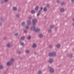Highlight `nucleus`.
I'll return each mask as SVG.
<instances>
[{
	"label": "nucleus",
	"mask_w": 74,
	"mask_h": 74,
	"mask_svg": "<svg viewBox=\"0 0 74 74\" xmlns=\"http://www.w3.org/2000/svg\"><path fill=\"white\" fill-rule=\"evenodd\" d=\"M43 9H44V8H43V7L41 8L40 9V11H42V10H43Z\"/></svg>",
	"instance_id": "c756f323"
},
{
	"label": "nucleus",
	"mask_w": 74,
	"mask_h": 74,
	"mask_svg": "<svg viewBox=\"0 0 74 74\" xmlns=\"http://www.w3.org/2000/svg\"><path fill=\"white\" fill-rule=\"evenodd\" d=\"M35 55H36L37 54V53L36 52H35L34 53Z\"/></svg>",
	"instance_id": "de8ad7c7"
},
{
	"label": "nucleus",
	"mask_w": 74,
	"mask_h": 74,
	"mask_svg": "<svg viewBox=\"0 0 74 74\" xmlns=\"http://www.w3.org/2000/svg\"><path fill=\"white\" fill-rule=\"evenodd\" d=\"M61 46V45H60V44H58L57 45L56 47H57V48H59Z\"/></svg>",
	"instance_id": "9b49d317"
},
{
	"label": "nucleus",
	"mask_w": 74,
	"mask_h": 74,
	"mask_svg": "<svg viewBox=\"0 0 74 74\" xmlns=\"http://www.w3.org/2000/svg\"><path fill=\"white\" fill-rule=\"evenodd\" d=\"M32 17H31L29 18V20H30L31 19H32Z\"/></svg>",
	"instance_id": "e433bc0d"
},
{
	"label": "nucleus",
	"mask_w": 74,
	"mask_h": 74,
	"mask_svg": "<svg viewBox=\"0 0 74 74\" xmlns=\"http://www.w3.org/2000/svg\"><path fill=\"white\" fill-rule=\"evenodd\" d=\"M59 2H60V1H57V3H59Z\"/></svg>",
	"instance_id": "37998d69"
},
{
	"label": "nucleus",
	"mask_w": 74,
	"mask_h": 74,
	"mask_svg": "<svg viewBox=\"0 0 74 74\" xmlns=\"http://www.w3.org/2000/svg\"><path fill=\"white\" fill-rule=\"evenodd\" d=\"M8 1V0H4V1H5V2H7Z\"/></svg>",
	"instance_id": "ea45409f"
},
{
	"label": "nucleus",
	"mask_w": 74,
	"mask_h": 74,
	"mask_svg": "<svg viewBox=\"0 0 74 74\" xmlns=\"http://www.w3.org/2000/svg\"><path fill=\"white\" fill-rule=\"evenodd\" d=\"M13 11H16V10H17V8L16 7H13Z\"/></svg>",
	"instance_id": "1a4fd4ad"
},
{
	"label": "nucleus",
	"mask_w": 74,
	"mask_h": 74,
	"mask_svg": "<svg viewBox=\"0 0 74 74\" xmlns=\"http://www.w3.org/2000/svg\"><path fill=\"white\" fill-rule=\"evenodd\" d=\"M48 32L49 33H51L52 30H51V29H49L48 30Z\"/></svg>",
	"instance_id": "393cba45"
},
{
	"label": "nucleus",
	"mask_w": 74,
	"mask_h": 74,
	"mask_svg": "<svg viewBox=\"0 0 74 74\" xmlns=\"http://www.w3.org/2000/svg\"><path fill=\"white\" fill-rule=\"evenodd\" d=\"M46 11H47V8L46 7H45L43 9V11L45 12Z\"/></svg>",
	"instance_id": "dca6fc26"
},
{
	"label": "nucleus",
	"mask_w": 74,
	"mask_h": 74,
	"mask_svg": "<svg viewBox=\"0 0 74 74\" xmlns=\"http://www.w3.org/2000/svg\"><path fill=\"white\" fill-rule=\"evenodd\" d=\"M0 20H1V23H2V22H4V20L3 18H1L0 19Z\"/></svg>",
	"instance_id": "2eb2a0df"
},
{
	"label": "nucleus",
	"mask_w": 74,
	"mask_h": 74,
	"mask_svg": "<svg viewBox=\"0 0 74 74\" xmlns=\"http://www.w3.org/2000/svg\"><path fill=\"white\" fill-rule=\"evenodd\" d=\"M14 61V59H12L10 61H9L6 63L7 65V66H11L12 65V63Z\"/></svg>",
	"instance_id": "f03ea898"
},
{
	"label": "nucleus",
	"mask_w": 74,
	"mask_h": 74,
	"mask_svg": "<svg viewBox=\"0 0 74 74\" xmlns=\"http://www.w3.org/2000/svg\"><path fill=\"white\" fill-rule=\"evenodd\" d=\"M49 48H52V46L51 45H50V46L49 47Z\"/></svg>",
	"instance_id": "c9c22d12"
},
{
	"label": "nucleus",
	"mask_w": 74,
	"mask_h": 74,
	"mask_svg": "<svg viewBox=\"0 0 74 74\" xmlns=\"http://www.w3.org/2000/svg\"><path fill=\"white\" fill-rule=\"evenodd\" d=\"M53 26H54V25H51L50 26V27L51 29H52L53 27Z\"/></svg>",
	"instance_id": "a878e982"
},
{
	"label": "nucleus",
	"mask_w": 74,
	"mask_h": 74,
	"mask_svg": "<svg viewBox=\"0 0 74 74\" xmlns=\"http://www.w3.org/2000/svg\"><path fill=\"white\" fill-rule=\"evenodd\" d=\"M38 14H39V15H40V13H39V12H38Z\"/></svg>",
	"instance_id": "603ef678"
},
{
	"label": "nucleus",
	"mask_w": 74,
	"mask_h": 74,
	"mask_svg": "<svg viewBox=\"0 0 74 74\" xmlns=\"http://www.w3.org/2000/svg\"><path fill=\"white\" fill-rule=\"evenodd\" d=\"M64 9L63 8H61L60 10V11L61 12H64Z\"/></svg>",
	"instance_id": "6ab92c4d"
},
{
	"label": "nucleus",
	"mask_w": 74,
	"mask_h": 74,
	"mask_svg": "<svg viewBox=\"0 0 74 74\" xmlns=\"http://www.w3.org/2000/svg\"><path fill=\"white\" fill-rule=\"evenodd\" d=\"M15 36H18V33H16L15 34Z\"/></svg>",
	"instance_id": "2f4dec72"
},
{
	"label": "nucleus",
	"mask_w": 74,
	"mask_h": 74,
	"mask_svg": "<svg viewBox=\"0 0 74 74\" xmlns=\"http://www.w3.org/2000/svg\"><path fill=\"white\" fill-rule=\"evenodd\" d=\"M7 47H10V44H8L7 45Z\"/></svg>",
	"instance_id": "cd10ccee"
},
{
	"label": "nucleus",
	"mask_w": 74,
	"mask_h": 74,
	"mask_svg": "<svg viewBox=\"0 0 74 74\" xmlns=\"http://www.w3.org/2000/svg\"><path fill=\"white\" fill-rule=\"evenodd\" d=\"M2 25V23H1V22H0V26H1Z\"/></svg>",
	"instance_id": "79ce46f5"
},
{
	"label": "nucleus",
	"mask_w": 74,
	"mask_h": 74,
	"mask_svg": "<svg viewBox=\"0 0 74 74\" xmlns=\"http://www.w3.org/2000/svg\"><path fill=\"white\" fill-rule=\"evenodd\" d=\"M21 25L22 26H24L25 25H26V23L25 22H22Z\"/></svg>",
	"instance_id": "6e6552de"
},
{
	"label": "nucleus",
	"mask_w": 74,
	"mask_h": 74,
	"mask_svg": "<svg viewBox=\"0 0 74 74\" xmlns=\"http://www.w3.org/2000/svg\"><path fill=\"white\" fill-rule=\"evenodd\" d=\"M3 38L4 40H6V39H7V38H6V37H4V38Z\"/></svg>",
	"instance_id": "a19ab883"
},
{
	"label": "nucleus",
	"mask_w": 74,
	"mask_h": 74,
	"mask_svg": "<svg viewBox=\"0 0 74 74\" xmlns=\"http://www.w3.org/2000/svg\"><path fill=\"white\" fill-rule=\"evenodd\" d=\"M29 52H30V51H29V50H27L26 51V53L27 54L29 53Z\"/></svg>",
	"instance_id": "4be33fe9"
},
{
	"label": "nucleus",
	"mask_w": 74,
	"mask_h": 74,
	"mask_svg": "<svg viewBox=\"0 0 74 74\" xmlns=\"http://www.w3.org/2000/svg\"><path fill=\"white\" fill-rule=\"evenodd\" d=\"M18 53H19V54H20L21 53V51H18Z\"/></svg>",
	"instance_id": "f704fd0d"
},
{
	"label": "nucleus",
	"mask_w": 74,
	"mask_h": 74,
	"mask_svg": "<svg viewBox=\"0 0 74 74\" xmlns=\"http://www.w3.org/2000/svg\"><path fill=\"white\" fill-rule=\"evenodd\" d=\"M31 21H27V24L28 25H31Z\"/></svg>",
	"instance_id": "f3484780"
},
{
	"label": "nucleus",
	"mask_w": 74,
	"mask_h": 74,
	"mask_svg": "<svg viewBox=\"0 0 74 74\" xmlns=\"http://www.w3.org/2000/svg\"><path fill=\"white\" fill-rule=\"evenodd\" d=\"M71 1H72V2H74V0H71Z\"/></svg>",
	"instance_id": "09e8293b"
},
{
	"label": "nucleus",
	"mask_w": 74,
	"mask_h": 74,
	"mask_svg": "<svg viewBox=\"0 0 74 74\" xmlns=\"http://www.w3.org/2000/svg\"><path fill=\"white\" fill-rule=\"evenodd\" d=\"M49 55L50 57L55 56L56 55V54L55 52L49 53Z\"/></svg>",
	"instance_id": "7ed1b4c3"
},
{
	"label": "nucleus",
	"mask_w": 74,
	"mask_h": 74,
	"mask_svg": "<svg viewBox=\"0 0 74 74\" xmlns=\"http://www.w3.org/2000/svg\"><path fill=\"white\" fill-rule=\"evenodd\" d=\"M35 10H32L31 12V13H32V14H35Z\"/></svg>",
	"instance_id": "412c9836"
},
{
	"label": "nucleus",
	"mask_w": 74,
	"mask_h": 74,
	"mask_svg": "<svg viewBox=\"0 0 74 74\" xmlns=\"http://www.w3.org/2000/svg\"><path fill=\"white\" fill-rule=\"evenodd\" d=\"M37 16H39V15H40V14H39L38 13V14H37Z\"/></svg>",
	"instance_id": "c03bdc74"
},
{
	"label": "nucleus",
	"mask_w": 74,
	"mask_h": 74,
	"mask_svg": "<svg viewBox=\"0 0 74 74\" xmlns=\"http://www.w3.org/2000/svg\"><path fill=\"white\" fill-rule=\"evenodd\" d=\"M4 1H3V0L1 1V3H2V4L3 3H4Z\"/></svg>",
	"instance_id": "72a5a7b5"
},
{
	"label": "nucleus",
	"mask_w": 74,
	"mask_h": 74,
	"mask_svg": "<svg viewBox=\"0 0 74 74\" xmlns=\"http://www.w3.org/2000/svg\"><path fill=\"white\" fill-rule=\"evenodd\" d=\"M65 4V3L64 2H63L62 3H61V5H64Z\"/></svg>",
	"instance_id": "bb28decb"
},
{
	"label": "nucleus",
	"mask_w": 74,
	"mask_h": 74,
	"mask_svg": "<svg viewBox=\"0 0 74 74\" xmlns=\"http://www.w3.org/2000/svg\"><path fill=\"white\" fill-rule=\"evenodd\" d=\"M24 32L25 33H27V30H24Z\"/></svg>",
	"instance_id": "b1692460"
},
{
	"label": "nucleus",
	"mask_w": 74,
	"mask_h": 74,
	"mask_svg": "<svg viewBox=\"0 0 74 74\" xmlns=\"http://www.w3.org/2000/svg\"><path fill=\"white\" fill-rule=\"evenodd\" d=\"M38 9H39V7L38 6H37L35 8V10L37 11L38 10Z\"/></svg>",
	"instance_id": "9d476101"
},
{
	"label": "nucleus",
	"mask_w": 74,
	"mask_h": 74,
	"mask_svg": "<svg viewBox=\"0 0 74 74\" xmlns=\"http://www.w3.org/2000/svg\"><path fill=\"white\" fill-rule=\"evenodd\" d=\"M45 19L47 18V16H45Z\"/></svg>",
	"instance_id": "8fccbe9b"
},
{
	"label": "nucleus",
	"mask_w": 74,
	"mask_h": 74,
	"mask_svg": "<svg viewBox=\"0 0 74 74\" xmlns=\"http://www.w3.org/2000/svg\"><path fill=\"white\" fill-rule=\"evenodd\" d=\"M49 63H52L53 62V59H50L49 60Z\"/></svg>",
	"instance_id": "423d86ee"
},
{
	"label": "nucleus",
	"mask_w": 74,
	"mask_h": 74,
	"mask_svg": "<svg viewBox=\"0 0 74 74\" xmlns=\"http://www.w3.org/2000/svg\"><path fill=\"white\" fill-rule=\"evenodd\" d=\"M20 59L21 60V59H23V58H22L21 57H20Z\"/></svg>",
	"instance_id": "49530a36"
},
{
	"label": "nucleus",
	"mask_w": 74,
	"mask_h": 74,
	"mask_svg": "<svg viewBox=\"0 0 74 74\" xmlns=\"http://www.w3.org/2000/svg\"><path fill=\"white\" fill-rule=\"evenodd\" d=\"M25 36H22L21 38V39L22 40H25Z\"/></svg>",
	"instance_id": "a211bd4d"
},
{
	"label": "nucleus",
	"mask_w": 74,
	"mask_h": 74,
	"mask_svg": "<svg viewBox=\"0 0 74 74\" xmlns=\"http://www.w3.org/2000/svg\"><path fill=\"white\" fill-rule=\"evenodd\" d=\"M40 38H42L43 37V35L42 34H40L39 35Z\"/></svg>",
	"instance_id": "f8f14e48"
},
{
	"label": "nucleus",
	"mask_w": 74,
	"mask_h": 74,
	"mask_svg": "<svg viewBox=\"0 0 74 74\" xmlns=\"http://www.w3.org/2000/svg\"><path fill=\"white\" fill-rule=\"evenodd\" d=\"M5 73H6V72H4V74H5Z\"/></svg>",
	"instance_id": "864d4df0"
},
{
	"label": "nucleus",
	"mask_w": 74,
	"mask_h": 74,
	"mask_svg": "<svg viewBox=\"0 0 74 74\" xmlns=\"http://www.w3.org/2000/svg\"><path fill=\"white\" fill-rule=\"evenodd\" d=\"M73 26H74V24H73Z\"/></svg>",
	"instance_id": "6e6d98bb"
},
{
	"label": "nucleus",
	"mask_w": 74,
	"mask_h": 74,
	"mask_svg": "<svg viewBox=\"0 0 74 74\" xmlns=\"http://www.w3.org/2000/svg\"><path fill=\"white\" fill-rule=\"evenodd\" d=\"M19 15L17 14L16 15L17 18H18V17H19Z\"/></svg>",
	"instance_id": "58836bf2"
},
{
	"label": "nucleus",
	"mask_w": 74,
	"mask_h": 74,
	"mask_svg": "<svg viewBox=\"0 0 74 74\" xmlns=\"http://www.w3.org/2000/svg\"><path fill=\"white\" fill-rule=\"evenodd\" d=\"M3 66L2 65H0V69H2Z\"/></svg>",
	"instance_id": "c85d7f7f"
},
{
	"label": "nucleus",
	"mask_w": 74,
	"mask_h": 74,
	"mask_svg": "<svg viewBox=\"0 0 74 74\" xmlns=\"http://www.w3.org/2000/svg\"><path fill=\"white\" fill-rule=\"evenodd\" d=\"M73 21H74V18H73Z\"/></svg>",
	"instance_id": "5fc2aeb1"
},
{
	"label": "nucleus",
	"mask_w": 74,
	"mask_h": 74,
	"mask_svg": "<svg viewBox=\"0 0 74 74\" xmlns=\"http://www.w3.org/2000/svg\"><path fill=\"white\" fill-rule=\"evenodd\" d=\"M72 55H73V54H69L68 55V57H69V58H73V56Z\"/></svg>",
	"instance_id": "0eeeda50"
},
{
	"label": "nucleus",
	"mask_w": 74,
	"mask_h": 74,
	"mask_svg": "<svg viewBox=\"0 0 74 74\" xmlns=\"http://www.w3.org/2000/svg\"><path fill=\"white\" fill-rule=\"evenodd\" d=\"M38 22L37 19L36 18H33L32 21V24L33 26L31 28V30L34 31L36 29V23Z\"/></svg>",
	"instance_id": "f257e3e1"
},
{
	"label": "nucleus",
	"mask_w": 74,
	"mask_h": 74,
	"mask_svg": "<svg viewBox=\"0 0 74 74\" xmlns=\"http://www.w3.org/2000/svg\"><path fill=\"white\" fill-rule=\"evenodd\" d=\"M37 46V45H36V44H34L32 45V47L33 48H36V47Z\"/></svg>",
	"instance_id": "ddd939ff"
},
{
	"label": "nucleus",
	"mask_w": 74,
	"mask_h": 74,
	"mask_svg": "<svg viewBox=\"0 0 74 74\" xmlns=\"http://www.w3.org/2000/svg\"><path fill=\"white\" fill-rule=\"evenodd\" d=\"M32 38V37L30 36H28L27 37V39L29 40H30L31 39V38Z\"/></svg>",
	"instance_id": "4468645a"
},
{
	"label": "nucleus",
	"mask_w": 74,
	"mask_h": 74,
	"mask_svg": "<svg viewBox=\"0 0 74 74\" xmlns=\"http://www.w3.org/2000/svg\"><path fill=\"white\" fill-rule=\"evenodd\" d=\"M57 29H58V28H56L55 29L56 30H57Z\"/></svg>",
	"instance_id": "3c124183"
},
{
	"label": "nucleus",
	"mask_w": 74,
	"mask_h": 74,
	"mask_svg": "<svg viewBox=\"0 0 74 74\" xmlns=\"http://www.w3.org/2000/svg\"><path fill=\"white\" fill-rule=\"evenodd\" d=\"M20 44L21 45H22V46H25V44L23 42H22Z\"/></svg>",
	"instance_id": "aec40b11"
},
{
	"label": "nucleus",
	"mask_w": 74,
	"mask_h": 74,
	"mask_svg": "<svg viewBox=\"0 0 74 74\" xmlns=\"http://www.w3.org/2000/svg\"><path fill=\"white\" fill-rule=\"evenodd\" d=\"M25 28L27 29H29V26H26Z\"/></svg>",
	"instance_id": "7c9ffc66"
},
{
	"label": "nucleus",
	"mask_w": 74,
	"mask_h": 74,
	"mask_svg": "<svg viewBox=\"0 0 74 74\" xmlns=\"http://www.w3.org/2000/svg\"><path fill=\"white\" fill-rule=\"evenodd\" d=\"M18 11L19 12V11H21V8H19L18 10Z\"/></svg>",
	"instance_id": "4c0bfd02"
},
{
	"label": "nucleus",
	"mask_w": 74,
	"mask_h": 74,
	"mask_svg": "<svg viewBox=\"0 0 74 74\" xmlns=\"http://www.w3.org/2000/svg\"><path fill=\"white\" fill-rule=\"evenodd\" d=\"M47 8H49V4H47Z\"/></svg>",
	"instance_id": "473e14b6"
},
{
	"label": "nucleus",
	"mask_w": 74,
	"mask_h": 74,
	"mask_svg": "<svg viewBox=\"0 0 74 74\" xmlns=\"http://www.w3.org/2000/svg\"><path fill=\"white\" fill-rule=\"evenodd\" d=\"M49 70V71L51 73H53L54 72V69L52 68L51 66H49L48 68Z\"/></svg>",
	"instance_id": "20e7f679"
},
{
	"label": "nucleus",
	"mask_w": 74,
	"mask_h": 74,
	"mask_svg": "<svg viewBox=\"0 0 74 74\" xmlns=\"http://www.w3.org/2000/svg\"><path fill=\"white\" fill-rule=\"evenodd\" d=\"M40 31V29H37L34 30V32H39Z\"/></svg>",
	"instance_id": "39448f33"
},
{
	"label": "nucleus",
	"mask_w": 74,
	"mask_h": 74,
	"mask_svg": "<svg viewBox=\"0 0 74 74\" xmlns=\"http://www.w3.org/2000/svg\"><path fill=\"white\" fill-rule=\"evenodd\" d=\"M41 71H39L38 72V74H41Z\"/></svg>",
	"instance_id": "5701e85b"
},
{
	"label": "nucleus",
	"mask_w": 74,
	"mask_h": 74,
	"mask_svg": "<svg viewBox=\"0 0 74 74\" xmlns=\"http://www.w3.org/2000/svg\"><path fill=\"white\" fill-rule=\"evenodd\" d=\"M41 11H40V10L39 11V13H41Z\"/></svg>",
	"instance_id": "a18cd8bd"
}]
</instances>
